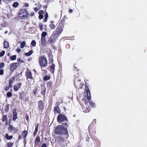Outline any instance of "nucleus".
<instances>
[{
    "label": "nucleus",
    "mask_w": 147,
    "mask_h": 147,
    "mask_svg": "<svg viewBox=\"0 0 147 147\" xmlns=\"http://www.w3.org/2000/svg\"><path fill=\"white\" fill-rule=\"evenodd\" d=\"M55 134L59 135H64L65 139L68 138L69 135L67 128L63 126V125H58L54 129Z\"/></svg>",
    "instance_id": "obj_1"
},
{
    "label": "nucleus",
    "mask_w": 147,
    "mask_h": 147,
    "mask_svg": "<svg viewBox=\"0 0 147 147\" xmlns=\"http://www.w3.org/2000/svg\"><path fill=\"white\" fill-rule=\"evenodd\" d=\"M64 28V20L62 19L58 25L55 30L53 33L57 37L61 34Z\"/></svg>",
    "instance_id": "obj_2"
},
{
    "label": "nucleus",
    "mask_w": 147,
    "mask_h": 147,
    "mask_svg": "<svg viewBox=\"0 0 147 147\" xmlns=\"http://www.w3.org/2000/svg\"><path fill=\"white\" fill-rule=\"evenodd\" d=\"M57 121L59 123L65 122L63 123V125L66 127L68 126L67 123L68 122V119L65 115L61 113L58 114L57 117Z\"/></svg>",
    "instance_id": "obj_3"
},
{
    "label": "nucleus",
    "mask_w": 147,
    "mask_h": 147,
    "mask_svg": "<svg viewBox=\"0 0 147 147\" xmlns=\"http://www.w3.org/2000/svg\"><path fill=\"white\" fill-rule=\"evenodd\" d=\"M18 16L22 20L27 19L29 17V13L26 9H20L18 12Z\"/></svg>",
    "instance_id": "obj_4"
},
{
    "label": "nucleus",
    "mask_w": 147,
    "mask_h": 147,
    "mask_svg": "<svg viewBox=\"0 0 147 147\" xmlns=\"http://www.w3.org/2000/svg\"><path fill=\"white\" fill-rule=\"evenodd\" d=\"M38 63L41 68L46 67L48 65V61L45 56H40L38 58Z\"/></svg>",
    "instance_id": "obj_5"
},
{
    "label": "nucleus",
    "mask_w": 147,
    "mask_h": 147,
    "mask_svg": "<svg viewBox=\"0 0 147 147\" xmlns=\"http://www.w3.org/2000/svg\"><path fill=\"white\" fill-rule=\"evenodd\" d=\"M74 84L75 87L79 89H82L84 85V83L81 82V80L76 77L74 81Z\"/></svg>",
    "instance_id": "obj_6"
},
{
    "label": "nucleus",
    "mask_w": 147,
    "mask_h": 147,
    "mask_svg": "<svg viewBox=\"0 0 147 147\" xmlns=\"http://www.w3.org/2000/svg\"><path fill=\"white\" fill-rule=\"evenodd\" d=\"M57 38L53 33L48 39V43L50 44H54L56 42V40L57 39Z\"/></svg>",
    "instance_id": "obj_7"
},
{
    "label": "nucleus",
    "mask_w": 147,
    "mask_h": 147,
    "mask_svg": "<svg viewBox=\"0 0 147 147\" xmlns=\"http://www.w3.org/2000/svg\"><path fill=\"white\" fill-rule=\"evenodd\" d=\"M27 96L26 92L22 91L19 94V98L22 101L26 102L28 99V97H27Z\"/></svg>",
    "instance_id": "obj_8"
},
{
    "label": "nucleus",
    "mask_w": 147,
    "mask_h": 147,
    "mask_svg": "<svg viewBox=\"0 0 147 147\" xmlns=\"http://www.w3.org/2000/svg\"><path fill=\"white\" fill-rule=\"evenodd\" d=\"M89 144L91 145H93L95 147H97L100 145V142L98 140H97L95 139L92 138L88 140Z\"/></svg>",
    "instance_id": "obj_9"
},
{
    "label": "nucleus",
    "mask_w": 147,
    "mask_h": 147,
    "mask_svg": "<svg viewBox=\"0 0 147 147\" xmlns=\"http://www.w3.org/2000/svg\"><path fill=\"white\" fill-rule=\"evenodd\" d=\"M45 104L43 101L40 100L38 102V109L39 112H42L44 109Z\"/></svg>",
    "instance_id": "obj_10"
},
{
    "label": "nucleus",
    "mask_w": 147,
    "mask_h": 147,
    "mask_svg": "<svg viewBox=\"0 0 147 147\" xmlns=\"http://www.w3.org/2000/svg\"><path fill=\"white\" fill-rule=\"evenodd\" d=\"M85 90H86L85 93L86 94V98L89 100L91 98L90 92L88 86L87 84H85Z\"/></svg>",
    "instance_id": "obj_11"
},
{
    "label": "nucleus",
    "mask_w": 147,
    "mask_h": 147,
    "mask_svg": "<svg viewBox=\"0 0 147 147\" xmlns=\"http://www.w3.org/2000/svg\"><path fill=\"white\" fill-rule=\"evenodd\" d=\"M25 76L26 79L28 80V79L32 80H34V78L32 76V73L31 71L28 69H27V70L25 73Z\"/></svg>",
    "instance_id": "obj_12"
},
{
    "label": "nucleus",
    "mask_w": 147,
    "mask_h": 147,
    "mask_svg": "<svg viewBox=\"0 0 147 147\" xmlns=\"http://www.w3.org/2000/svg\"><path fill=\"white\" fill-rule=\"evenodd\" d=\"M15 78L14 76H13L10 79L9 82V86H6L4 90L6 91H7L10 88H12V83L15 80Z\"/></svg>",
    "instance_id": "obj_13"
},
{
    "label": "nucleus",
    "mask_w": 147,
    "mask_h": 147,
    "mask_svg": "<svg viewBox=\"0 0 147 147\" xmlns=\"http://www.w3.org/2000/svg\"><path fill=\"white\" fill-rule=\"evenodd\" d=\"M20 65L19 63H15L11 64L10 70L12 72H13Z\"/></svg>",
    "instance_id": "obj_14"
},
{
    "label": "nucleus",
    "mask_w": 147,
    "mask_h": 147,
    "mask_svg": "<svg viewBox=\"0 0 147 147\" xmlns=\"http://www.w3.org/2000/svg\"><path fill=\"white\" fill-rule=\"evenodd\" d=\"M65 137H63L61 136H59L56 138L57 143L60 144L62 142H64L65 141Z\"/></svg>",
    "instance_id": "obj_15"
},
{
    "label": "nucleus",
    "mask_w": 147,
    "mask_h": 147,
    "mask_svg": "<svg viewBox=\"0 0 147 147\" xmlns=\"http://www.w3.org/2000/svg\"><path fill=\"white\" fill-rule=\"evenodd\" d=\"M8 129L10 132H13L14 133H17L18 131V129L17 128L13 127L12 125H9Z\"/></svg>",
    "instance_id": "obj_16"
},
{
    "label": "nucleus",
    "mask_w": 147,
    "mask_h": 147,
    "mask_svg": "<svg viewBox=\"0 0 147 147\" xmlns=\"http://www.w3.org/2000/svg\"><path fill=\"white\" fill-rule=\"evenodd\" d=\"M55 67V65L54 64H52L49 66V70L50 72L52 73L53 74H54Z\"/></svg>",
    "instance_id": "obj_17"
},
{
    "label": "nucleus",
    "mask_w": 147,
    "mask_h": 147,
    "mask_svg": "<svg viewBox=\"0 0 147 147\" xmlns=\"http://www.w3.org/2000/svg\"><path fill=\"white\" fill-rule=\"evenodd\" d=\"M22 85V83H18L14 85L13 86V90L15 91H17L20 89Z\"/></svg>",
    "instance_id": "obj_18"
},
{
    "label": "nucleus",
    "mask_w": 147,
    "mask_h": 147,
    "mask_svg": "<svg viewBox=\"0 0 147 147\" xmlns=\"http://www.w3.org/2000/svg\"><path fill=\"white\" fill-rule=\"evenodd\" d=\"M28 134V131L27 130H24L22 133V135L23 137L24 142L26 143V138Z\"/></svg>",
    "instance_id": "obj_19"
},
{
    "label": "nucleus",
    "mask_w": 147,
    "mask_h": 147,
    "mask_svg": "<svg viewBox=\"0 0 147 147\" xmlns=\"http://www.w3.org/2000/svg\"><path fill=\"white\" fill-rule=\"evenodd\" d=\"M41 45L42 47H44L47 45V41L46 38H41Z\"/></svg>",
    "instance_id": "obj_20"
},
{
    "label": "nucleus",
    "mask_w": 147,
    "mask_h": 147,
    "mask_svg": "<svg viewBox=\"0 0 147 147\" xmlns=\"http://www.w3.org/2000/svg\"><path fill=\"white\" fill-rule=\"evenodd\" d=\"M53 112L55 114H60L61 113V110L59 107H54Z\"/></svg>",
    "instance_id": "obj_21"
},
{
    "label": "nucleus",
    "mask_w": 147,
    "mask_h": 147,
    "mask_svg": "<svg viewBox=\"0 0 147 147\" xmlns=\"http://www.w3.org/2000/svg\"><path fill=\"white\" fill-rule=\"evenodd\" d=\"M12 113L13 114L12 119L13 121H15L18 118V114L16 109L13 110Z\"/></svg>",
    "instance_id": "obj_22"
},
{
    "label": "nucleus",
    "mask_w": 147,
    "mask_h": 147,
    "mask_svg": "<svg viewBox=\"0 0 147 147\" xmlns=\"http://www.w3.org/2000/svg\"><path fill=\"white\" fill-rule=\"evenodd\" d=\"M83 111L84 112L87 113L89 112L90 111V108L89 106H88L87 105L86 106L82 107Z\"/></svg>",
    "instance_id": "obj_23"
},
{
    "label": "nucleus",
    "mask_w": 147,
    "mask_h": 147,
    "mask_svg": "<svg viewBox=\"0 0 147 147\" xmlns=\"http://www.w3.org/2000/svg\"><path fill=\"white\" fill-rule=\"evenodd\" d=\"M40 140V137L38 136H37L35 141V145L37 146H38Z\"/></svg>",
    "instance_id": "obj_24"
},
{
    "label": "nucleus",
    "mask_w": 147,
    "mask_h": 147,
    "mask_svg": "<svg viewBox=\"0 0 147 147\" xmlns=\"http://www.w3.org/2000/svg\"><path fill=\"white\" fill-rule=\"evenodd\" d=\"M46 90V88L45 86L41 88V94L43 96L44 98L45 97V94Z\"/></svg>",
    "instance_id": "obj_25"
},
{
    "label": "nucleus",
    "mask_w": 147,
    "mask_h": 147,
    "mask_svg": "<svg viewBox=\"0 0 147 147\" xmlns=\"http://www.w3.org/2000/svg\"><path fill=\"white\" fill-rule=\"evenodd\" d=\"M51 24L49 25V28L51 29H54L55 28V26L53 24L54 22L53 21H52L50 22Z\"/></svg>",
    "instance_id": "obj_26"
},
{
    "label": "nucleus",
    "mask_w": 147,
    "mask_h": 147,
    "mask_svg": "<svg viewBox=\"0 0 147 147\" xmlns=\"http://www.w3.org/2000/svg\"><path fill=\"white\" fill-rule=\"evenodd\" d=\"M5 138L7 140H10L13 138V136L12 135L9 136L8 134H6L5 135Z\"/></svg>",
    "instance_id": "obj_27"
},
{
    "label": "nucleus",
    "mask_w": 147,
    "mask_h": 147,
    "mask_svg": "<svg viewBox=\"0 0 147 147\" xmlns=\"http://www.w3.org/2000/svg\"><path fill=\"white\" fill-rule=\"evenodd\" d=\"M3 47L4 48L6 49L8 48L9 47V44L8 42L6 40H5L4 41Z\"/></svg>",
    "instance_id": "obj_28"
},
{
    "label": "nucleus",
    "mask_w": 147,
    "mask_h": 147,
    "mask_svg": "<svg viewBox=\"0 0 147 147\" xmlns=\"http://www.w3.org/2000/svg\"><path fill=\"white\" fill-rule=\"evenodd\" d=\"M51 77L50 76L46 75L43 77V79L45 81H47L50 79Z\"/></svg>",
    "instance_id": "obj_29"
},
{
    "label": "nucleus",
    "mask_w": 147,
    "mask_h": 147,
    "mask_svg": "<svg viewBox=\"0 0 147 147\" xmlns=\"http://www.w3.org/2000/svg\"><path fill=\"white\" fill-rule=\"evenodd\" d=\"M53 82L52 81H50L47 83V87L49 88H51L52 87Z\"/></svg>",
    "instance_id": "obj_30"
},
{
    "label": "nucleus",
    "mask_w": 147,
    "mask_h": 147,
    "mask_svg": "<svg viewBox=\"0 0 147 147\" xmlns=\"http://www.w3.org/2000/svg\"><path fill=\"white\" fill-rule=\"evenodd\" d=\"M47 33L45 31L43 32L41 34V38H46L45 37L47 35Z\"/></svg>",
    "instance_id": "obj_31"
},
{
    "label": "nucleus",
    "mask_w": 147,
    "mask_h": 147,
    "mask_svg": "<svg viewBox=\"0 0 147 147\" xmlns=\"http://www.w3.org/2000/svg\"><path fill=\"white\" fill-rule=\"evenodd\" d=\"M7 119V116L6 115H3L2 117V122H4Z\"/></svg>",
    "instance_id": "obj_32"
},
{
    "label": "nucleus",
    "mask_w": 147,
    "mask_h": 147,
    "mask_svg": "<svg viewBox=\"0 0 147 147\" xmlns=\"http://www.w3.org/2000/svg\"><path fill=\"white\" fill-rule=\"evenodd\" d=\"M9 104H7L6 106V107L4 109V110L5 112H7L9 111Z\"/></svg>",
    "instance_id": "obj_33"
},
{
    "label": "nucleus",
    "mask_w": 147,
    "mask_h": 147,
    "mask_svg": "<svg viewBox=\"0 0 147 147\" xmlns=\"http://www.w3.org/2000/svg\"><path fill=\"white\" fill-rule=\"evenodd\" d=\"M33 53L32 50H30L28 52L25 53V55L26 56H30Z\"/></svg>",
    "instance_id": "obj_34"
},
{
    "label": "nucleus",
    "mask_w": 147,
    "mask_h": 147,
    "mask_svg": "<svg viewBox=\"0 0 147 147\" xmlns=\"http://www.w3.org/2000/svg\"><path fill=\"white\" fill-rule=\"evenodd\" d=\"M26 44V42L25 41H22L21 43L20 44V47L22 49H23L24 47Z\"/></svg>",
    "instance_id": "obj_35"
},
{
    "label": "nucleus",
    "mask_w": 147,
    "mask_h": 147,
    "mask_svg": "<svg viewBox=\"0 0 147 147\" xmlns=\"http://www.w3.org/2000/svg\"><path fill=\"white\" fill-rule=\"evenodd\" d=\"M36 42L34 40H32V41L31 43V45L32 47H35L36 45Z\"/></svg>",
    "instance_id": "obj_36"
},
{
    "label": "nucleus",
    "mask_w": 147,
    "mask_h": 147,
    "mask_svg": "<svg viewBox=\"0 0 147 147\" xmlns=\"http://www.w3.org/2000/svg\"><path fill=\"white\" fill-rule=\"evenodd\" d=\"M17 57V56L16 55H13L10 57V59L11 60L14 61L16 60Z\"/></svg>",
    "instance_id": "obj_37"
},
{
    "label": "nucleus",
    "mask_w": 147,
    "mask_h": 147,
    "mask_svg": "<svg viewBox=\"0 0 147 147\" xmlns=\"http://www.w3.org/2000/svg\"><path fill=\"white\" fill-rule=\"evenodd\" d=\"M37 92V88L34 89L32 91L33 95L34 96H36V94Z\"/></svg>",
    "instance_id": "obj_38"
},
{
    "label": "nucleus",
    "mask_w": 147,
    "mask_h": 147,
    "mask_svg": "<svg viewBox=\"0 0 147 147\" xmlns=\"http://www.w3.org/2000/svg\"><path fill=\"white\" fill-rule=\"evenodd\" d=\"M19 5V4L18 2H15L13 4V6L14 7H17L18 5Z\"/></svg>",
    "instance_id": "obj_39"
},
{
    "label": "nucleus",
    "mask_w": 147,
    "mask_h": 147,
    "mask_svg": "<svg viewBox=\"0 0 147 147\" xmlns=\"http://www.w3.org/2000/svg\"><path fill=\"white\" fill-rule=\"evenodd\" d=\"M12 93L11 92H7L6 94V95L7 97L9 98L12 96Z\"/></svg>",
    "instance_id": "obj_40"
},
{
    "label": "nucleus",
    "mask_w": 147,
    "mask_h": 147,
    "mask_svg": "<svg viewBox=\"0 0 147 147\" xmlns=\"http://www.w3.org/2000/svg\"><path fill=\"white\" fill-rule=\"evenodd\" d=\"M13 143L10 142L7 143V147H12L13 146Z\"/></svg>",
    "instance_id": "obj_41"
},
{
    "label": "nucleus",
    "mask_w": 147,
    "mask_h": 147,
    "mask_svg": "<svg viewBox=\"0 0 147 147\" xmlns=\"http://www.w3.org/2000/svg\"><path fill=\"white\" fill-rule=\"evenodd\" d=\"M43 25L42 23H40L39 24V27L40 30L42 31L43 29Z\"/></svg>",
    "instance_id": "obj_42"
},
{
    "label": "nucleus",
    "mask_w": 147,
    "mask_h": 147,
    "mask_svg": "<svg viewBox=\"0 0 147 147\" xmlns=\"http://www.w3.org/2000/svg\"><path fill=\"white\" fill-rule=\"evenodd\" d=\"M39 125L38 123H37L36 125L35 129V131H34L36 132H37V131H38V127H39Z\"/></svg>",
    "instance_id": "obj_43"
},
{
    "label": "nucleus",
    "mask_w": 147,
    "mask_h": 147,
    "mask_svg": "<svg viewBox=\"0 0 147 147\" xmlns=\"http://www.w3.org/2000/svg\"><path fill=\"white\" fill-rule=\"evenodd\" d=\"M5 66V64L3 62L0 63V69L3 68Z\"/></svg>",
    "instance_id": "obj_44"
},
{
    "label": "nucleus",
    "mask_w": 147,
    "mask_h": 147,
    "mask_svg": "<svg viewBox=\"0 0 147 147\" xmlns=\"http://www.w3.org/2000/svg\"><path fill=\"white\" fill-rule=\"evenodd\" d=\"M5 52L4 51H2L0 53V57H2L4 56L5 54Z\"/></svg>",
    "instance_id": "obj_45"
},
{
    "label": "nucleus",
    "mask_w": 147,
    "mask_h": 147,
    "mask_svg": "<svg viewBox=\"0 0 147 147\" xmlns=\"http://www.w3.org/2000/svg\"><path fill=\"white\" fill-rule=\"evenodd\" d=\"M62 103V102H59V101L57 102L55 104V107H59V104L60 103Z\"/></svg>",
    "instance_id": "obj_46"
},
{
    "label": "nucleus",
    "mask_w": 147,
    "mask_h": 147,
    "mask_svg": "<svg viewBox=\"0 0 147 147\" xmlns=\"http://www.w3.org/2000/svg\"><path fill=\"white\" fill-rule=\"evenodd\" d=\"M43 18V16L42 14H40L39 15L38 18L40 20L42 19Z\"/></svg>",
    "instance_id": "obj_47"
},
{
    "label": "nucleus",
    "mask_w": 147,
    "mask_h": 147,
    "mask_svg": "<svg viewBox=\"0 0 147 147\" xmlns=\"http://www.w3.org/2000/svg\"><path fill=\"white\" fill-rule=\"evenodd\" d=\"M90 100H90H88V101H89V102L90 104V105L92 107H94V106H95V105L92 102H90L89 100Z\"/></svg>",
    "instance_id": "obj_48"
},
{
    "label": "nucleus",
    "mask_w": 147,
    "mask_h": 147,
    "mask_svg": "<svg viewBox=\"0 0 147 147\" xmlns=\"http://www.w3.org/2000/svg\"><path fill=\"white\" fill-rule=\"evenodd\" d=\"M4 70L3 69H0V75H3L4 74Z\"/></svg>",
    "instance_id": "obj_49"
},
{
    "label": "nucleus",
    "mask_w": 147,
    "mask_h": 147,
    "mask_svg": "<svg viewBox=\"0 0 147 147\" xmlns=\"http://www.w3.org/2000/svg\"><path fill=\"white\" fill-rule=\"evenodd\" d=\"M40 147H47V146L46 144L44 143L42 144Z\"/></svg>",
    "instance_id": "obj_50"
},
{
    "label": "nucleus",
    "mask_w": 147,
    "mask_h": 147,
    "mask_svg": "<svg viewBox=\"0 0 147 147\" xmlns=\"http://www.w3.org/2000/svg\"><path fill=\"white\" fill-rule=\"evenodd\" d=\"M40 7H39V9H38L37 7H34V10L35 12H37L39 10V9H40Z\"/></svg>",
    "instance_id": "obj_51"
},
{
    "label": "nucleus",
    "mask_w": 147,
    "mask_h": 147,
    "mask_svg": "<svg viewBox=\"0 0 147 147\" xmlns=\"http://www.w3.org/2000/svg\"><path fill=\"white\" fill-rule=\"evenodd\" d=\"M17 61L19 62L20 61H21V62H24L23 61H21L20 58H18Z\"/></svg>",
    "instance_id": "obj_52"
},
{
    "label": "nucleus",
    "mask_w": 147,
    "mask_h": 147,
    "mask_svg": "<svg viewBox=\"0 0 147 147\" xmlns=\"http://www.w3.org/2000/svg\"><path fill=\"white\" fill-rule=\"evenodd\" d=\"M35 15L34 12H31L30 14H29V16L30 15L31 16H34Z\"/></svg>",
    "instance_id": "obj_53"
},
{
    "label": "nucleus",
    "mask_w": 147,
    "mask_h": 147,
    "mask_svg": "<svg viewBox=\"0 0 147 147\" xmlns=\"http://www.w3.org/2000/svg\"><path fill=\"white\" fill-rule=\"evenodd\" d=\"M43 13H44V11H43V10H40L38 12V13L39 14H43Z\"/></svg>",
    "instance_id": "obj_54"
},
{
    "label": "nucleus",
    "mask_w": 147,
    "mask_h": 147,
    "mask_svg": "<svg viewBox=\"0 0 147 147\" xmlns=\"http://www.w3.org/2000/svg\"><path fill=\"white\" fill-rule=\"evenodd\" d=\"M25 119L27 120V122H28L29 121V117L28 115H27L25 117Z\"/></svg>",
    "instance_id": "obj_55"
},
{
    "label": "nucleus",
    "mask_w": 147,
    "mask_h": 147,
    "mask_svg": "<svg viewBox=\"0 0 147 147\" xmlns=\"http://www.w3.org/2000/svg\"><path fill=\"white\" fill-rule=\"evenodd\" d=\"M21 51V49L19 48H18L16 49V51L18 53H20Z\"/></svg>",
    "instance_id": "obj_56"
},
{
    "label": "nucleus",
    "mask_w": 147,
    "mask_h": 147,
    "mask_svg": "<svg viewBox=\"0 0 147 147\" xmlns=\"http://www.w3.org/2000/svg\"><path fill=\"white\" fill-rule=\"evenodd\" d=\"M83 100H84V102L85 103V105H86L88 101L86 100V99H84Z\"/></svg>",
    "instance_id": "obj_57"
},
{
    "label": "nucleus",
    "mask_w": 147,
    "mask_h": 147,
    "mask_svg": "<svg viewBox=\"0 0 147 147\" xmlns=\"http://www.w3.org/2000/svg\"><path fill=\"white\" fill-rule=\"evenodd\" d=\"M24 5L25 7H28L29 6V5L28 3H25Z\"/></svg>",
    "instance_id": "obj_58"
},
{
    "label": "nucleus",
    "mask_w": 147,
    "mask_h": 147,
    "mask_svg": "<svg viewBox=\"0 0 147 147\" xmlns=\"http://www.w3.org/2000/svg\"><path fill=\"white\" fill-rule=\"evenodd\" d=\"M48 17V14L47 12H46L45 15V18H47Z\"/></svg>",
    "instance_id": "obj_59"
},
{
    "label": "nucleus",
    "mask_w": 147,
    "mask_h": 147,
    "mask_svg": "<svg viewBox=\"0 0 147 147\" xmlns=\"http://www.w3.org/2000/svg\"><path fill=\"white\" fill-rule=\"evenodd\" d=\"M74 68H75V69H74V71H78V68H76V67H74Z\"/></svg>",
    "instance_id": "obj_60"
},
{
    "label": "nucleus",
    "mask_w": 147,
    "mask_h": 147,
    "mask_svg": "<svg viewBox=\"0 0 147 147\" xmlns=\"http://www.w3.org/2000/svg\"><path fill=\"white\" fill-rule=\"evenodd\" d=\"M47 18H45L43 20V21L44 22H46L47 21Z\"/></svg>",
    "instance_id": "obj_61"
},
{
    "label": "nucleus",
    "mask_w": 147,
    "mask_h": 147,
    "mask_svg": "<svg viewBox=\"0 0 147 147\" xmlns=\"http://www.w3.org/2000/svg\"><path fill=\"white\" fill-rule=\"evenodd\" d=\"M73 10L72 9H70L69 10V13H71L72 12Z\"/></svg>",
    "instance_id": "obj_62"
},
{
    "label": "nucleus",
    "mask_w": 147,
    "mask_h": 147,
    "mask_svg": "<svg viewBox=\"0 0 147 147\" xmlns=\"http://www.w3.org/2000/svg\"><path fill=\"white\" fill-rule=\"evenodd\" d=\"M51 62L52 63V64H54L53 63V58H52V59L51 60Z\"/></svg>",
    "instance_id": "obj_63"
},
{
    "label": "nucleus",
    "mask_w": 147,
    "mask_h": 147,
    "mask_svg": "<svg viewBox=\"0 0 147 147\" xmlns=\"http://www.w3.org/2000/svg\"><path fill=\"white\" fill-rule=\"evenodd\" d=\"M21 138H22V136H21L20 135H19V137H18V139H19V140Z\"/></svg>",
    "instance_id": "obj_64"
}]
</instances>
